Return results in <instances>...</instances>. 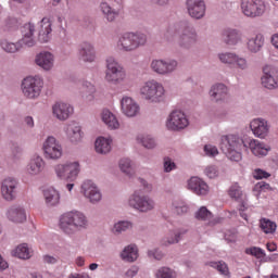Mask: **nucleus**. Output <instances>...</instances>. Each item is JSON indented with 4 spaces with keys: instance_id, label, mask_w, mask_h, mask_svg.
Instances as JSON below:
<instances>
[{
    "instance_id": "nucleus-1",
    "label": "nucleus",
    "mask_w": 278,
    "mask_h": 278,
    "mask_svg": "<svg viewBox=\"0 0 278 278\" xmlns=\"http://www.w3.org/2000/svg\"><path fill=\"white\" fill-rule=\"evenodd\" d=\"M59 227L66 236H75V233L88 229V217L81 211H70L61 215Z\"/></svg>"
},
{
    "instance_id": "nucleus-2",
    "label": "nucleus",
    "mask_w": 278,
    "mask_h": 278,
    "mask_svg": "<svg viewBox=\"0 0 278 278\" xmlns=\"http://www.w3.org/2000/svg\"><path fill=\"white\" fill-rule=\"evenodd\" d=\"M148 42L147 34L140 31H127L119 35L116 41V48L123 53H134L140 47H144Z\"/></svg>"
},
{
    "instance_id": "nucleus-3",
    "label": "nucleus",
    "mask_w": 278,
    "mask_h": 278,
    "mask_svg": "<svg viewBox=\"0 0 278 278\" xmlns=\"http://www.w3.org/2000/svg\"><path fill=\"white\" fill-rule=\"evenodd\" d=\"M165 94L164 85L156 79L146 80L139 88V96L148 103H162Z\"/></svg>"
},
{
    "instance_id": "nucleus-4",
    "label": "nucleus",
    "mask_w": 278,
    "mask_h": 278,
    "mask_svg": "<svg viewBox=\"0 0 278 278\" xmlns=\"http://www.w3.org/2000/svg\"><path fill=\"white\" fill-rule=\"evenodd\" d=\"M242 144H244L242 137L238 135H225L220 138L219 147L228 160L240 162L242 160V153L240 152Z\"/></svg>"
},
{
    "instance_id": "nucleus-5",
    "label": "nucleus",
    "mask_w": 278,
    "mask_h": 278,
    "mask_svg": "<svg viewBox=\"0 0 278 278\" xmlns=\"http://www.w3.org/2000/svg\"><path fill=\"white\" fill-rule=\"evenodd\" d=\"M104 80L108 84H123L127 79V71L114 56H106L105 59Z\"/></svg>"
},
{
    "instance_id": "nucleus-6",
    "label": "nucleus",
    "mask_w": 278,
    "mask_h": 278,
    "mask_svg": "<svg viewBox=\"0 0 278 278\" xmlns=\"http://www.w3.org/2000/svg\"><path fill=\"white\" fill-rule=\"evenodd\" d=\"M54 175L61 181H77L79 174L81 173V163L79 161H67L65 163H59L53 166Z\"/></svg>"
},
{
    "instance_id": "nucleus-7",
    "label": "nucleus",
    "mask_w": 278,
    "mask_h": 278,
    "mask_svg": "<svg viewBox=\"0 0 278 278\" xmlns=\"http://www.w3.org/2000/svg\"><path fill=\"white\" fill-rule=\"evenodd\" d=\"M127 205L131 207V210L139 212V214H149V212L155 210L157 204L151 195L142 194L140 191L136 190L129 195Z\"/></svg>"
},
{
    "instance_id": "nucleus-8",
    "label": "nucleus",
    "mask_w": 278,
    "mask_h": 278,
    "mask_svg": "<svg viewBox=\"0 0 278 278\" xmlns=\"http://www.w3.org/2000/svg\"><path fill=\"white\" fill-rule=\"evenodd\" d=\"M43 87L45 80L40 76H28L22 81V92L26 99H38Z\"/></svg>"
},
{
    "instance_id": "nucleus-9",
    "label": "nucleus",
    "mask_w": 278,
    "mask_h": 278,
    "mask_svg": "<svg viewBox=\"0 0 278 278\" xmlns=\"http://www.w3.org/2000/svg\"><path fill=\"white\" fill-rule=\"evenodd\" d=\"M43 157L46 160L58 161L62 160L64 155V148L62 142L54 136H48L42 143Z\"/></svg>"
},
{
    "instance_id": "nucleus-10",
    "label": "nucleus",
    "mask_w": 278,
    "mask_h": 278,
    "mask_svg": "<svg viewBox=\"0 0 278 278\" xmlns=\"http://www.w3.org/2000/svg\"><path fill=\"white\" fill-rule=\"evenodd\" d=\"M179 63L175 59H153L150 62V70L155 75H161L162 77H168L177 71Z\"/></svg>"
},
{
    "instance_id": "nucleus-11",
    "label": "nucleus",
    "mask_w": 278,
    "mask_h": 278,
    "mask_svg": "<svg viewBox=\"0 0 278 278\" xmlns=\"http://www.w3.org/2000/svg\"><path fill=\"white\" fill-rule=\"evenodd\" d=\"M190 125L188 116L184 111H173L165 121V127L168 131H184Z\"/></svg>"
},
{
    "instance_id": "nucleus-12",
    "label": "nucleus",
    "mask_w": 278,
    "mask_h": 278,
    "mask_svg": "<svg viewBox=\"0 0 278 278\" xmlns=\"http://www.w3.org/2000/svg\"><path fill=\"white\" fill-rule=\"evenodd\" d=\"M0 194L3 201H7L8 203L16 201V198L18 197V179L14 177L4 178L0 185Z\"/></svg>"
},
{
    "instance_id": "nucleus-13",
    "label": "nucleus",
    "mask_w": 278,
    "mask_h": 278,
    "mask_svg": "<svg viewBox=\"0 0 278 278\" xmlns=\"http://www.w3.org/2000/svg\"><path fill=\"white\" fill-rule=\"evenodd\" d=\"M241 10L244 16L249 18H257L264 16L266 12V3L264 0H241Z\"/></svg>"
},
{
    "instance_id": "nucleus-14",
    "label": "nucleus",
    "mask_w": 278,
    "mask_h": 278,
    "mask_svg": "<svg viewBox=\"0 0 278 278\" xmlns=\"http://www.w3.org/2000/svg\"><path fill=\"white\" fill-rule=\"evenodd\" d=\"M113 3L123 5V0H102L99 4V10L108 23H114L121 16V9L112 5Z\"/></svg>"
},
{
    "instance_id": "nucleus-15",
    "label": "nucleus",
    "mask_w": 278,
    "mask_h": 278,
    "mask_svg": "<svg viewBox=\"0 0 278 278\" xmlns=\"http://www.w3.org/2000/svg\"><path fill=\"white\" fill-rule=\"evenodd\" d=\"M80 193L92 203V205H97V203H101V199H103V194L101 193V189L94 184L92 180H85L80 186Z\"/></svg>"
},
{
    "instance_id": "nucleus-16",
    "label": "nucleus",
    "mask_w": 278,
    "mask_h": 278,
    "mask_svg": "<svg viewBox=\"0 0 278 278\" xmlns=\"http://www.w3.org/2000/svg\"><path fill=\"white\" fill-rule=\"evenodd\" d=\"M52 117L60 123H64L71 118L75 109L68 102L56 101L51 106Z\"/></svg>"
},
{
    "instance_id": "nucleus-17",
    "label": "nucleus",
    "mask_w": 278,
    "mask_h": 278,
    "mask_svg": "<svg viewBox=\"0 0 278 278\" xmlns=\"http://www.w3.org/2000/svg\"><path fill=\"white\" fill-rule=\"evenodd\" d=\"M262 86L267 90H277L278 88V68L266 65L263 67V76L261 78Z\"/></svg>"
},
{
    "instance_id": "nucleus-18",
    "label": "nucleus",
    "mask_w": 278,
    "mask_h": 278,
    "mask_svg": "<svg viewBox=\"0 0 278 278\" xmlns=\"http://www.w3.org/2000/svg\"><path fill=\"white\" fill-rule=\"evenodd\" d=\"M222 40L227 47H238V45H242L244 36L242 35V30L227 27L222 30Z\"/></svg>"
},
{
    "instance_id": "nucleus-19",
    "label": "nucleus",
    "mask_w": 278,
    "mask_h": 278,
    "mask_svg": "<svg viewBox=\"0 0 278 278\" xmlns=\"http://www.w3.org/2000/svg\"><path fill=\"white\" fill-rule=\"evenodd\" d=\"M78 58L85 64L97 62V48L90 41H83L78 47Z\"/></svg>"
},
{
    "instance_id": "nucleus-20",
    "label": "nucleus",
    "mask_w": 278,
    "mask_h": 278,
    "mask_svg": "<svg viewBox=\"0 0 278 278\" xmlns=\"http://www.w3.org/2000/svg\"><path fill=\"white\" fill-rule=\"evenodd\" d=\"M47 166V162H45V159L40 156V154H34L26 167L25 172L29 175V177H38L45 173V168Z\"/></svg>"
},
{
    "instance_id": "nucleus-21",
    "label": "nucleus",
    "mask_w": 278,
    "mask_h": 278,
    "mask_svg": "<svg viewBox=\"0 0 278 278\" xmlns=\"http://www.w3.org/2000/svg\"><path fill=\"white\" fill-rule=\"evenodd\" d=\"M208 97L213 103H225L229 99V87L223 83H216L211 86Z\"/></svg>"
},
{
    "instance_id": "nucleus-22",
    "label": "nucleus",
    "mask_w": 278,
    "mask_h": 278,
    "mask_svg": "<svg viewBox=\"0 0 278 278\" xmlns=\"http://www.w3.org/2000/svg\"><path fill=\"white\" fill-rule=\"evenodd\" d=\"M121 111L127 118H136L140 114V104L131 97H123L121 99Z\"/></svg>"
},
{
    "instance_id": "nucleus-23",
    "label": "nucleus",
    "mask_w": 278,
    "mask_h": 278,
    "mask_svg": "<svg viewBox=\"0 0 278 278\" xmlns=\"http://www.w3.org/2000/svg\"><path fill=\"white\" fill-rule=\"evenodd\" d=\"M195 42H199V34H197V29L192 26L185 27L178 38L179 47L190 49Z\"/></svg>"
},
{
    "instance_id": "nucleus-24",
    "label": "nucleus",
    "mask_w": 278,
    "mask_h": 278,
    "mask_svg": "<svg viewBox=\"0 0 278 278\" xmlns=\"http://www.w3.org/2000/svg\"><path fill=\"white\" fill-rule=\"evenodd\" d=\"M186 8L189 16L195 21H201L205 17V1L203 0H187Z\"/></svg>"
},
{
    "instance_id": "nucleus-25",
    "label": "nucleus",
    "mask_w": 278,
    "mask_h": 278,
    "mask_svg": "<svg viewBox=\"0 0 278 278\" xmlns=\"http://www.w3.org/2000/svg\"><path fill=\"white\" fill-rule=\"evenodd\" d=\"M187 189L197 194V197H207L210 186L200 177L193 176L187 181Z\"/></svg>"
},
{
    "instance_id": "nucleus-26",
    "label": "nucleus",
    "mask_w": 278,
    "mask_h": 278,
    "mask_svg": "<svg viewBox=\"0 0 278 278\" xmlns=\"http://www.w3.org/2000/svg\"><path fill=\"white\" fill-rule=\"evenodd\" d=\"M64 134L72 144H79L84 140V130H81V126L76 122L66 124L64 126Z\"/></svg>"
},
{
    "instance_id": "nucleus-27",
    "label": "nucleus",
    "mask_w": 278,
    "mask_h": 278,
    "mask_svg": "<svg viewBox=\"0 0 278 278\" xmlns=\"http://www.w3.org/2000/svg\"><path fill=\"white\" fill-rule=\"evenodd\" d=\"M266 45V37L262 33H256L247 38L245 49L248 53H260Z\"/></svg>"
},
{
    "instance_id": "nucleus-28",
    "label": "nucleus",
    "mask_w": 278,
    "mask_h": 278,
    "mask_svg": "<svg viewBox=\"0 0 278 278\" xmlns=\"http://www.w3.org/2000/svg\"><path fill=\"white\" fill-rule=\"evenodd\" d=\"M250 129L255 138L264 139L270 131V124L265 118H254L250 122Z\"/></svg>"
},
{
    "instance_id": "nucleus-29",
    "label": "nucleus",
    "mask_w": 278,
    "mask_h": 278,
    "mask_svg": "<svg viewBox=\"0 0 278 278\" xmlns=\"http://www.w3.org/2000/svg\"><path fill=\"white\" fill-rule=\"evenodd\" d=\"M35 64L42 71H53L55 66V55L49 51H41L35 56Z\"/></svg>"
},
{
    "instance_id": "nucleus-30",
    "label": "nucleus",
    "mask_w": 278,
    "mask_h": 278,
    "mask_svg": "<svg viewBox=\"0 0 278 278\" xmlns=\"http://www.w3.org/2000/svg\"><path fill=\"white\" fill-rule=\"evenodd\" d=\"M102 123L105 125L110 131H116V129H121V122H118V117L112 113L109 109L102 110L100 114Z\"/></svg>"
},
{
    "instance_id": "nucleus-31",
    "label": "nucleus",
    "mask_w": 278,
    "mask_h": 278,
    "mask_svg": "<svg viewBox=\"0 0 278 278\" xmlns=\"http://www.w3.org/2000/svg\"><path fill=\"white\" fill-rule=\"evenodd\" d=\"M80 97L85 103H94L97 99V87L88 80L83 81Z\"/></svg>"
},
{
    "instance_id": "nucleus-32",
    "label": "nucleus",
    "mask_w": 278,
    "mask_h": 278,
    "mask_svg": "<svg viewBox=\"0 0 278 278\" xmlns=\"http://www.w3.org/2000/svg\"><path fill=\"white\" fill-rule=\"evenodd\" d=\"M188 233V229L179 228L177 230L169 231L167 236H165L161 240L162 247H170L172 244H179L181 241V237Z\"/></svg>"
},
{
    "instance_id": "nucleus-33",
    "label": "nucleus",
    "mask_w": 278,
    "mask_h": 278,
    "mask_svg": "<svg viewBox=\"0 0 278 278\" xmlns=\"http://www.w3.org/2000/svg\"><path fill=\"white\" fill-rule=\"evenodd\" d=\"M112 142H114L112 137H98L94 141L96 153H98L99 155H108V153L112 151Z\"/></svg>"
},
{
    "instance_id": "nucleus-34",
    "label": "nucleus",
    "mask_w": 278,
    "mask_h": 278,
    "mask_svg": "<svg viewBox=\"0 0 278 278\" xmlns=\"http://www.w3.org/2000/svg\"><path fill=\"white\" fill-rule=\"evenodd\" d=\"M7 218H9L11 223H25V220H27V213L22 206L13 205L8 210Z\"/></svg>"
},
{
    "instance_id": "nucleus-35",
    "label": "nucleus",
    "mask_w": 278,
    "mask_h": 278,
    "mask_svg": "<svg viewBox=\"0 0 278 278\" xmlns=\"http://www.w3.org/2000/svg\"><path fill=\"white\" fill-rule=\"evenodd\" d=\"M249 149L251 153L255 155V157H266V155H268V151H270V147L256 139L250 140Z\"/></svg>"
},
{
    "instance_id": "nucleus-36",
    "label": "nucleus",
    "mask_w": 278,
    "mask_h": 278,
    "mask_svg": "<svg viewBox=\"0 0 278 278\" xmlns=\"http://www.w3.org/2000/svg\"><path fill=\"white\" fill-rule=\"evenodd\" d=\"M51 20L48 17H43L40 22V29L38 40L39 42H49L51 40V33L53 29L51 28Z\"/></svg>"
},
{
    "instance_id": "nucleus-37",
    "label": "nucleus",
    "mask_w": 278,
    "mask_h": 278,
    "mask_svg": "<svg viewBox=\"0 0 278 278\" xmlns=\"http://www.w3.org/2000/svg\"><path fill=\"white\" fill-rule=\"evenodd\" d=\"M43 198L48 207H58L60 203V191L53 187H49L43 190Z\"/></svg>"
},
{
    "instance_id": "nucleus-38",
    "label": "nucleus",
    "mask_w": 278,
    "mask_h": 278,
    "mask_svg": "<svg viewBox=\"0 0 278 278\" xmlns=\"http://www.w3.org/2000/svg\"><path fill=\"white\" fill-rule=\"evenodd\" d=\"M137 144L143 147L148 151H153V149H157V140L153 138L151 135L140 134L136 137Z\"/></svg>"
},
{
    "instance_id": "nucleus-39",
    "label": "nucleus",
    "mask_w": 278,
    "mask_h": 278,
    "mask_svg": "<svg viewBox=\"0 0 278 278\" xmlns=\"http://www.w3.org/2000/svg\"><path fill=\"white\" fill-rule=\"evenodd\" d=\"M119 170L126 175V177H129L131 179L132 177H136V165L134 164V161L130 159H121L119 163Z\"/></svg>"
},
{
    "instance_id": "nucleus-40",
    "label": "nucleus",
    "mask_w": 278,
    "mask_h": 278,
    "mask_svg": "<svg viewBox=\"0 0 278 278\" xmlns=\"http://www.w3.org/2000/svg\"><path fill=\"white\" fill-rule=\"evenodd\" d=\"M13 257H18V260H29L34 252L29 249L27 243H22L11 251Z\"/></svg>"
},
{
    "instance_id": "nucleus-41",
    "label": "nucleus",
    "mask_w": 278,
    "mask_h": 278,
    "mask_svg": "<svg viewBox=\"0 0 278 278\" xmlns=\"http://www.w3.org/2000/svg\"><path fill=\"white\" fill-rule=\"evenodd\" d=\"M130 229H134V223L129 220H118L113 225L111 231L113 236H122V233L130 231Z\"/></svg>"
},
{
    "instance_id": "nucleus-42",
    "label": "nucleus",
    "mask_w": 278,
    "mask_h": 278,
    "mask_svg": "<svg viewBox=\"0 0 278 278\" xmlns=\"http://www.w3.org/2000/svg\"><path fill=\"white\" fill-rule=\"evenodd\" d=\"M121 257L124 262H136L138 260V247L134 244L125 247L121 252Z\"/></svg>"
},
{
    "instance_id": "nucleus-43",
    "label": "nucleus",
    "mask_w": 278,
    "mask_h": 278,
    "mask_svg": "<svg viewBox=\"0 0 278 278\" xmlns=\"http://www.w3.org/2000/svg\"><path fill=\"white\" fill-rule=\"evenodd\" d=\"M172 210L177 216H184L190 212V205L181 199H175L172 202Z\"/></svg>"
},
{
    "instance_id": "nucleus-44",
    "label": "nucleus",
    "mask_w": 278,
    "mask_h": 278,
    "mask_svg": "<svg viewBox=\"0 0 278 278\" xmlns=\"http://www.w3.org/2000/svg\"><path fill=\"white\" fill-rule=\"evenodd\" d=\"M236 55L237 54L235 52H220L217 54V58L222 64H225L226 66H233Z\"/></svg>"
},
{
    "instance_id": "nucleus-45",
    "label": "nucleus",
    "mask_w": 278,
    "mask_h": 278,
    "mask_svg": "<svg viewBox=\"0 0 278 278\" xmlns=\"http://www.w3.org/2000/svg\"><path fill=\"white\" fill-rule=\"evenodd\" d=\"M232 66L238 71H249L251 64L247 58L236 54Z\"/></svg>"
},
{
    "instance_id": "nucleus-46",
    "label": "nucleus",
    "mask_w": 278,
    "mask_h": 278,
    "mask_svg": "<svg viewBox=\"0 0 278 278\" xmlns=\"http://www.w3.org/2000/svg\"><path fill=\"white\" fill-rule=\"evenodd\" d=\"M260 227L264 233H275L277 231V224L267 218H262Z\"/></svg>"
},
{
    "instance_id": "nucleus-47",
    "label": "nucleus",
    "mask_w": 278,
    "mask_h": 278,
    "mask_svg": "<svg viewBox=\"0 0 278 278\" xmlns=\"http://www.w3.org/2000/svg\"><path fill=\"white\" fill-rule=\"evenodd\" d=\"M228 197L235 201H240V199H242V187L238 184L230 186L228 189Z\"/></svg>"
},
{
    "instance_id": "nucleus-48",
    "label": "nucleus",
    "mask_w": 278,
    "mask_h": 278,
    "mask_svg": "<svg viewBox=\"0 0 278 278\" xmlns=\"http://www.w3.org/2000/svg\"><path fill=\"white\" fill-rule=\"evenodd\" d=\"M156 278H176L177 275L175 274V270L168 268V267H161L155 273Z\"/></svg>"
},
{
    "instance_id": "nucleus-49",
    "label": "nucleus",
    "mask_w": 278,
    "mask_h": 278,
    "mask_svg": "<svg viewBox=\"0 0 278 278\" xmlns=\"http://www.w3.org/2000/svg\"><path fill=\"white\" fill-rule=\"evenodd\" d=\"M1 47L3 49V51H5L7 53H16V51H18V49H21V43H14V42H10L8 40H3L1 42Z\"/></svg>"
},
{
    "instance_id": "nucleus-50",
    "label": "nucleus",
    "mask_w": 278,
    "mask_h": 278,
    "mask_svg": "<svg viewBox=\"0 0 278 278\" xmlns=\"http://www.w3.org/2000/svg\"><path fill=\"white\" fill-rule=\"evenodd\" d=\"M247 255H252L253 257H256V260H262V257H266V253L262 248L252 247L245 249Z\"/></svg>"
},
{
    "instance_id": "nucleus-51",
    "label": "nucleus",
    "mask_w": 278,
    "mask_h": 278,
    "mask_svg": "<svg viewBox=\"0 0 278 278\" xmlns=\"http://www.w3.org/2000/svg\"><path fill=\"white\" fill-rule=\"evenodd\" d=\"M197 220H212V212L207 207L202 206L198 212H195Z\"/></svg>"
},
{
    "instance_id": "nucleus-52",
    "label": "nucleus",
    "mask_w": 278,
    "mask_h": 278,
    "mask_svg": "<svg viewBox=\"0 0 278 278\" xmlns=\"http://www.w3.org/2000/svg\"><path fill=\"white\" fill-rule=\"evenodd\" d=\"M179 34V29L175 25H170L167 27L164 36L168 42H173L175 40L176 36Z\"/></svg>"
},
{
    "instance_id": "nucleus-53",
    "label": "nucleus",
    "mask_w": 278,
    "mask_h": 278,
    "mask_svg": "<svg viewBox=\"0 0 278 278\" xmlns=\"http://www.w3.org/2000/svg\"><path fill=\"white\" fill-rule=\"evenodd\" d=\"M210 266L216 268L222 275H229V267H227L225 262H211Z\"/></svg>"
},
{
    "instance_id": "nucleus-54",
    "label": "nucleus",
    "mask_w": 278,
    "mask_h": 278,
    "mask_svg": "<svg viewBox=\"0 0 278 278\" xmlns=\"http://www.w3.org/2000/svg\"><path fill=\"white\" fill-rule=\"evenodd\" d=\"M36 34V26L33 23H27L22 27V38L31 37Z\"/></svg>"
},
{
    "instance_id": "nucleus-55",
    "label": "nucleus",
    "mask_w": 278,
    "mask_h": 278,
    "mask_svg": "<svg viewBox=\"0 0 278 278\" xmlns=\"http://www.w3.org/2000/svg\"><path fill=\"white\" fill-rule=\"evenodd\" d=\"M204 174L206 175V177H208V179H216V177L220 175V172L218 170L217 166L208 165L205 167Z\"/></svg>"
},
{
    "instance_id": "nucleus-56",
    "label": "nucleus",
    "mask_w": 278,
    "mask_h": 278,
    "mask_svg": "<svg viewBox=\"0 0 278 278\" xmlns=\"http://www.w3.org/2000/svg\"><path fill=\"white\" fill-rule=\"evenodd\" d=\"M164 173H172V170L177 169V164L174 163L173 159L165 157L163 162Z\"/></svg>"
},
{
    "instance_id": "nucleus-57",
    "label": "nucleus",
    "mask_w": 278,
    "mask_h": 278,
    "mask_svg": "<svg viewBox=\"0 0 278 278\" xmlns=\"http://www.w3.org/2000/svg\"><path fill=\"white\" fill-rule=\"evenodd\" d=\"M36 45V37L30 36V37H22L20 40V47H35Z\"/></svg>"
},
{
    "instance_id": "nucleus-58",
    "label": "nucleus",
    "mask_w": 278,
    "mask_h": 278,
    "mask_svg": "<svg viewBox=\"0 0 278 278\" xmlns=\"http://www.w3.org/2000/svg\"><path fill=\"white\" fill-rule=\"evenodd\" d=\"M204 153L208 157H216V155H218V148H216V146L213 144H206L204 146Z\"/></svg>"
},
{
    "instance_id": "nucleus-59",
    "label": "nucleus",
    "mask_w": 278,
    "mask_h": 278,
    "mask_svg": "<svg viewBox=\"0 0 278 278\" xmlns=\"http://www.w3.org/2000/svg\"><path fill=\"white\" fill-rule=\"evenodd\" d=\"M148 256L151 257L152 260H163L164 258V253L160 251V249H152L148 251Z\"/></svg>"
},
{
    "instance_id": "nucleus-60",
    "label": "nucleus",
    "mask_w": 278,
    "mask_h": 278,
    "mask_svg": "<svg viewBox=\"0 0 278 278\" xmlns=\"http://www.w3.org/2000/svg\"><path fill=\"white\" fill-rule=\"evenodd\" d=\"M253 175L254 179H268L270 177V173L264 169H255Z\"/></svg>"
},
{
    "instance_id": "nucleus-61",
    "label": "nucleus",
    "mask_w": 278,
    "mask_h": 278,
    "mask_svg": "<svg viewBox=\"0 0 278 278\" xmlns=\"http://www.w3.org/2000/svg\"><path fill=\"white\" fill-rule=\"evenodd\" d=\"M12 156L14 160H21V157H23V148H21V146H13Z\"/></svg>"
},
{
    "instance_id": "nucleus-62",
    "label": "nucleus",
    "mask_w": 278,
    "mask_h": 278,
    "mask_svg": "<svg viewBox=\"0 0 278 278\" xmlns=\"http://www.w3.org/2000/svg\"><path fill=\"white\" fill-rule=\"evenodd\" d=\"M138 181L146 192L153 191V185H151L149 181L144 180L143 178H138Z\"/></svg>"
},
{
    "instance_id": "nucleus-63",
    "label": "nucleus",
    "mask_w": 278,
    "mask_h": 278,
    "mask_svg": "<svg viewBox=\"0 0 278 278\" xmlns=\"http://www.w3.org/2000/svg\"><path fill=\"white\" fill-rule=\"evenodd\" d=\"M138 270H139L138 267L132 266L126 271L125 276L128 278H134L136 277V275H138Z\"/></svg>"
},
{
    "instance_id": "nucleus-64",
    "label": "nucleus",
    "mask_w": 278,
    "mask_h": 278,
    "mask_svg": "<svg viewBox=\"0 0 278 278\" xmlns=\"http://www.w3.org/2000/svg\"><path fill=\"white\" fill-rule=\"evenodd\" d=\"M271 45H273V47H275V49H277L278 50V33L277 34H274L273 36H271Z\"/></svg>"
}]
</instances>
